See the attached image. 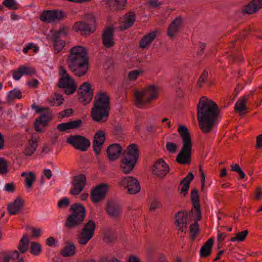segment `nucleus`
<instances>
[{"label": "nucleus", "mask_w": 262, "mask_h": 262, "mask_svg": "<svg viewBox=\"0 0 262 262\" xmlns=\"http://www.w3.org/2000/svg\"><path fill=\"white\" fill-rule=\"evenodd\" d=\"M221 110L217 104L205 96L202 97L197 106L199 126L205 134L210 133L217 120Z\"/></svg>", "instance_id": "f257e3e1"}, {"label": "nucleus", "mask_w": 262, "mask_h": 262, "mask_svg": "<svg viewBox=\"0 0 262 262\" xmlns=\"http://www.w3.org/2000/svg\"><path fill=\"white\" fill-rule=\"evenodd\" d=\"M67 63L69 70L76 76L85 75L89 68L87 50L81 46L72 47L69 51Z\"/></svg>", "instance_id": "f03ea898"}, {"label": "nucleus", "mask_w": 262, "mask_h": 262, "mask_svg": "<svg viewBox=\"0 0 262 262\" xmlns=\"http://www.w3.org/2000/svg\"><path fill=\"white\" fill-rule=\"evenodd\" d=\"M91 117L97 122H105L108 119L111 110V98L108 93L98 92L95 96Z\"/></svg>", "instance_id": "7ed1b4c3"}, {"label": "nucleus", "mask_w": 262, "mask_h": 262, "mask_svg": "<svg viewBox=\"0 0 262 262\" xmlns=\"http://www.w3.org/2000/svg\"><path fill=\"white\" fill-rule=\"evenodd\" d=\"M190 198L193 208L189 212L186 211H179L176 215V224L178 229L181 232H185L187 228L188 222L187 218L192 216L196 221H200L202 219L200 198L198 190L194 188L191 192Z\"/></svg>", "instance_id": "20e7f679"}, {"label": "nucleus", "mask_w": 262, "mask_h": 262, "mask_svg": "<svg viewBox=\"0 0 262 262\" xmlns=\"http://www.w3.org/2000/svg\"><path fill=\"white\" fill-rule=\"evenodd\" d=\"M178 132L182 139V148L176 157V161L180 164L189 165L191 161L192 142L190 134L185 125H180Z\"/></svg>", "instance_id": "39448f33"}, {"label": "nucleus", "mask_w": 262, "mask_h": 262, "mask_svg": "<svg viewBox=\"0 0 262 262\" xmlns=\"http://www.w3.org/2000/svg\"><path fill=\"white\" fill-rule=\"evenodd\" d=\"M70 211H72V213L67 218L65 227L72 229L83 225L86 215V209L84 205L79 203L73 204Z\"/></svg>", "instance_id": "423d86ee"}, {"label": "nucleus", "mask_w": 262, "mask_h": 262, "mask_svg": "<svg viewBox=\"0 0 262 262\" xmlns=\"http://www.w3.org/2000/svg\"><path fill=\"white\" fill-rule=\"evenodd\" d=\"M158 88L155 85H149L141 91L135 92V103L138 107L150 103L153 100L158 98Z\"/></svg>", "instance_id": "0eeeda50"}, {"label": "nucleus", "mask_w": 262, "mask_h": 262, "mask_svg": "<svg viewBox=\"0 0 262 262\" xmlns=\"http://www.w3.org/2000/svg\"><path fill=\"white\" fill-rule=\"evenodd\" d=\"M73 29L76 32L80 31L81 36L87 37L96 29V18L93 15H88L84 21L75 23Z\"/></svg>", "instance_id": "6e6552de"}, {"label": "nucleus", "mask_w": 262, "mask_h": 262, "mask_svg": "<svg viewBox=\"0 0 262 262\" xmlns=\"http://www.w3.org/2000/svg\"><path fill=\"white\" fill-rule=\"evenodd\" d=\"M59 74L60 77L58 86L60 88L65 89L64 93L67 95L73 94L77 88V85L74 79L62 66L59 68Z\"/></svg>", "instance_id": "1a4fd4ad"}, {"label": "nucleus", "mask_w": 262, "mask_h": 262, "mask_svg": "<svg viewBox=\"0 0 262 262\" xmlns=\"http://www.w3.org/2000/svg\"><path fill=\"white\" fill-rule=\"evenodd\" d=\"M119 185L127 190V193L130 195L135 194L140 192L141 186L139 181L135 177L127 176L122 177Z\"/></svg>", "instance_id": "9d476101"}, {"label": "nucleus", "mask_w": 262, "mask_h": 262, "mask_svg": "<svg viewBox=\"0 0 262 262\" xmlns=\"http://www.w3.org/2000/svg\"><path fill=\"white\" fill-rule=\"evenodd\" d=\"M66 142L75 148L82 151H86L91 145L88 139L78 135H71L67 139Z\"/></svg>", "instance_id": "9b49d317"}, {"label": "nucleus", "mask_w": 262, "mask_h": 262, "mask_svg": "<svg viewBox=\"0 0 262 262\" xmlns=\"http://www.w3.org/2000/svg\"><path fill=\"white\" fill-rule=\"evenodd\" d=\"M96 224L92 220H89L83 226L79 237V243L84 245L93 237L96 229Z\"/></svg>", "instance_id": "f8f14e48"}, {"label": "nucleus", "mask_w": 262, "mask_h": 262, "mask_svg": "<svg viewBox=\"0 0 262 262\" xmlns=\"http://www.w3.org/2000/svg\"><path fill=\"white\" fill-rule=\"evenodd\" d=\"M93 89H92L90 83L83 82L78 90V95L80 102L84 105L89 103L93 97Z\"/></svg>", "instance_id": "ddd939ff"}, {"label": "nucleus", "mask_w": 262, "mask_h": 262, "mask_svg": "<svg viewBox=\"0 0 262 262\" xmlns=\"http://www.w3.org/2000/svg\"><path fill=\"white\" fill-rule=\"evenodd\" d=\"M67 15L60 10H44L39 16V19L43 22L50 23L55 20L60 21Z\"/></svg>", "instance_id": "4468645a"}, {"label": "nucleus", "mask_w": 262, "mask_h": 262, "mask_svg": "<svg viewBox=\"0 0 262 262\" xmlns=\"http://www.w3.org/2000/svg\"><path fill=\"white\" fill-rule=\"evenodd\" d=\"M86 182V176L84 174H80L74 176L72 178V187L70 189V193L73 195H77L80 193L84 188Z\"/></svg>", "instance_id": "2eb2a0df"}, {"label": "nucleus", "mask_w": 262, "mask_h": 262, "mask_svg": "<svg viewBox=\"0 0 262 262\" xmlns=\"http://www.w3.org/2000/svg\"><path fill=\"white\" fill-rule=\"evenodd\" d=\"M108 185L102 183L96 186L92 190L91 198L94 203L100 202L104 199L108 191Z\"/></svg>", "instance_id": "dca6fc26"}, {"label": "nucleus", "mask_w": 262, "mask_h": 262, "mask_svg": "<svg viewBox=\"0 0 262 262\" xmlns=\"http://www.w3.org/2000/svg\"><path fill=\"white\" fill-rule=\"evenodd\" d=\"M43 112L45 113L41 114L38 118H36L34 122V128L38 133L42 132V129L40 128V125H42L43 127L46 126L52 118V113L49 107L48 110H45Z\"/></svg>", "instance_id": "f3484780"}, {"label": "nucleus", "mask_w": 262, "mask_h": 262, "mask_svg": "<svg viewBox=\"0 0 262 262\" xmlns=\"http://www.w3.org/2000/svg\"><path fill=\"white\" fill-rule=\"evenodd\" d=\"M114 29L113 27H106L102 33V44L106 48H111L115 45L114 40Z\"/></svg>", "instance_id": "a211bd4d"}, {"label": "nucleus", "mask_w": 262, "mask_h": 262, "mask_svg": "<svg viewBox=\"0 0 262 262\" xmlns=\"http://www.w3.org/2000/svg\"><path fill=\"white\" fill-rule=\"evenodd\" d=\"M169 170L168 165L162 159H159L154 165L153 172L158 177L164 178Z\"/></svg>", "instance_id": "6ab92c4d"}, {"label": "nucleus", "mask_w": 262, "mask_h": 262, "mask_svg": "<svg viewBox=\"0 0 262 262\" xmlns=\"http://www.w3.org/2000/svg\"><path fill=\"white\" fill-rule=\"evenodd\" d=\"M105 134L102 130H99L94 135L93 141V150L97 155L100 154L102 146L105 141Z\"/></svg>", "instance_id": "aec40b11"}, {"label": "nucleus", "mask_w": 262, "mask_h": 262, "mask_svg": "<svg viewBox=\"0 0 262 262\" xmlns=\"http://www.w3.org/2000/svg\"><path fill=\"white\" fill-rule=\"evenodd\" d=\"M24 205V201L20 197L18 196L12 203L7 206V209L10 215L19 214L23 209Z\"/></svg>", "instance_id": "412c9836"}, {"label": "nucleus", "mask_w": 262, "mask_h": 262, "mask_svg": "<svg viewBox=\"0 0 262 262\" xmlns=\"http://www.w3.org/2000/svg\"><path fill=\"white\" fill-rule=\"evenodd\" d=\"M262 8V0H252L242 10L243 14H252Z\"/></svg>", "instance_id": "4be33fe9"}, {"label": "nucleus", "mask_w": 262, "mask_h": 262, "mask_svg": "<svg viewBox=\"0 0 262 262\" xmlns=\"http://www.w3.org/2000/svg\"><path fill=\"white\" fill-rule=\"evenodd\" d=\"M127 159L138 161L139 158V149L136 144H130L123 153V156Z\"/></svg>", "instance_id": "5701e85b"}, {"label": "nucleus", "mask_w": 262, "mask_h": 262, "mask_svg": "<svg viewBox=\"0 0 262 262\" xmlns=\"http://www.w3.org/2000/svg\"><path fill=\"white\" fill-rule=\"evenodd\" d=\"M182 25V17H176L169 25L167 28V35L170 38H172L178 33Z\"/></svg>", "instance_id": "b1692460"}, {"label": "nucleus", "mask_w": 262, "mask_h": 262, "mask_svg": "<svg viewBox=\"0 0 262 262\" xmlns=\"http://www.w3.org/2000/svg\"><path fill=\"white\" fill-rule=\"evenodd\" d=\"M121 146L117 143L112 144L108 146L106 153L108 159L115 161L118 159L122 152Z\"/></svg>", "instance_id": "393cba45"}, {"label": "nucleus", "mask_w": 262, "mask_h": 262, "mask_svg": "<svg viewBox=\"0 0 262 262\" xmlns=\"http://www.w3.org/2000/svg\"><path fill=\"white\" fill-rule=\"evenodd\" d=\"M138 161L127 159L122 157L121 159L120 168L125 174L130 173L136 166Z\"/></svg>", "instance_id": "a878e982"}, {"label": "nucleus", "mask_w": 262, "mask_h": 262, "mask_svg": "<svg viewBox=\"0 0 262 262\" xmlns=\"http://www.w3.org/2000/svg\"><path fill=\"white\" fill-rule=\"evenodd\" d=\"M106 212L111 217H117L121 214V206L117 202L112 201L106 206Z\"/></svg>", "instance_id": "bb28decb"}, {"label": "nucleus", "mask_w": 262, "mask_h": 262, "mask_svg": "<svg viewBox=\"0 0 262 262\" xmlns=\"http://www.w3.org/2000/svg\"><path fill=\"white\" fill-rule=\"evenodd\" d=\"M82 124L81 119L70 121L66 123H61L57 126V129L63 132L70 129L77 128L80 127Z\"/></svg>", "instance_id": "cd10ccee"}, {"label": "nucleus", "mask_w": 262, "mask_h": 262, "mask_svg": "<svg viewBox=\"0 0 262 262\" xmlns=\"http://www.w3.org/2000/svg\"><path fill=\"white\" fill-rule=\"evenodd\" d=\"M157 31H154L144 35L140 40L139 47L142 49H145L149 47L151 42L156 38Z\"/></svg>", "instance_id": "c85d7f7f"}, {"label": "nucleus", "mask_w": 262, "mask_h": 262, "mask_svg": "<svg viewBox=\"0 0 262 262\" xmlns=\"http://www.w3.org/2000/svg\"><path fill=\"white\" fill-rule=\"evenodd\" d=\"M214 239L212 237H211L205 243L200 251V255L201 257H208L210 255Z\"/></svg>", "instance_id": "c756f323"}, {"label": "nucleus", "mask_w": 262, "mask_h": 262, "mask_svg": "<svg viewBox=\"0 0 262 262\" xmlns=\"http://www.w3.org/2000/svg\"><path fill=\"white\" fill-rule=\"evenodd\" d=\"M194 176L192 172H189L187 176L185 177L181 182L180 185H182L181 193L185 196L188 193L190 187V183L193 180Z\"/></svg>", "instance_id": "7c9ffc66"}, {"label": "nucleus", "mask_w": 262, "mask_h": 262, "mask_svg": "<svg viewBox=\"0 0 262 262\" xmlns=\"http://www.w3.org/2000/svg\"><path fill=\"white\" fill-rule=\"evenodd\" d=\"M107 4L112 11H120L124 9L126 0H107Z\"/></svg>", "instance_id": "2f4dec72"}, {"label": "nucleus", "mask_w": 262, "mask_h": 262, "mask_svg": "<svg viewBox=\"0 0 262 262\" xmlns=\"http://www.w3.org/2000/svg\"><path fill=\"white\" fill-rule=\"evenodd\" d=\"M136 17L134 12L130 11L127 13L124 16V24L120 26L121 30H124L131 27L135 21Z\"/></svg>", "instance_id": "473e14b6"}, {"label": "nucleus", "mask_w": 262, "mask_h": 262, "mask_svg": "<svg viewBox=\"0 0 262 262\" xmlns=\"http://www.w3.org/2000/svg\"><path fill=\"white\" fill-rule=\"evenodd\" d=\"M75 246L73 243H67L66 246L60 251V253L63 257L73 256L75 253Z\"/></svg>", "instance_id": "72a5a7b5"}, {"label": "nucleus", "mask_w": 262, "mask_h": 262, "mask_svg": "<svg viewBox=\"0 0 262 262\" xmlns=\"http://www.w3.org/2000/svg\"><path fill=\"white\" fill-rule=\"evenodd\" d=\"M248 100V96L244 95L235 104V110L238 113H243L246 110V104Z\"/></svg>", "instance_id": "f704fd0d"}, {"label": "nucleus", "mask_w": 262, "mask_h": 262, "mask_svg": "<svg viewBox=\"0 0 262 262\" xmlns=\"http://www.w3.org/2000/svg\"><path fill=\"white\" fill-rule=\"evenodd\" d=\"M52 40L54 44V47L56 51V53H59L65 46V41L60 39V38L57 36V35L56 36H53Z\"/></svg>", "instance_id": "c9c22d12"}, {"label": "nucleus", "mask_w": 262, "mask_h": 262, "mask_svg": "<svg viewBox=\"0 0 262 262\" xmlns=\"http://www.w3.org/2000/svg\"><path fill=\"white\" fill-rule=\"evenodd\" d=\"M22 98L21 92L16 89L10 91L7 96V102L8 104H10L12 100L15 99H20Z\"/></svg>", "instance_id": "e433bc0d"}, {"label": "nucleus", "mask_w": 262, "mask_h": 262, "mask_svg": "<svg viewBox=\"0 0 262 262\" xmlns=\"http://www.w3.org/2000/svg\"><path fill=\"white\" fill-rule=\"evenodd\" d=\"M29 241L27 235H24L19 241V243L18 246V249L21 253H24L28 250Z\"/></svg>", "instance_id": "4c0bfd02"}, {"label": "nucleus", "mask_w": 262, "mask_h": 262, "mask_svg": "<svg viewBox=\"0 0 262 262\" xmlns=\"http://www.w3.org/2000/svg\"><path fill=\"white\" fill-rule=\"evenodd\" d=\"M36 147L37 143L35 141L33 140L30 141L29 145L25 148L24 154L28 156H31L36 150Z\"/></svg>", "instance_id": "58836bf2"}, {"label": "nucleus", "mask_w": 262, "mask_h": 262, "mask_svg": "<svg viewBox=\"0 0 262 262\" xmlns=\"http://www.w3.org/2000/svg\"><path fill=\"white\" fill-rule=\"evenodd\" d=\"M195 221L194 223L191 224L190 226V232L191 233V238L192 240L194 241L195 239L196 236L199 234L200 230L199 225L198 223V221Z\"/></svg>", "instance_id": "ea45409f"}, {"label": "nucleus", "mask_w": 262, "mask_h": 262, "mask_svg": "<svg viewBox=\"0 0 262 262\" xmlns=\"http://www.w3.org/2000/svg\"><path fill=\"white\" fill-rule=\"evenodd\" d=\"M41 250V245L39 243L32 242L30 246V252L33 255H38Z\"/></svg>", "instance_id": "a19ab883"}, {"label": "nucleus", "mask_w": 262, "mask_h": 262, "mask_svg": "<svg viewBox=\"0 0 262 262\" xmlns=\"http://www.w3.org/2000/svg\"><path fill=\"white\" fill-rule=\"evenodd\" d=\"M35 180V174L32 172H30L25 180L26 186L28 188H31Z\"/></svg>", "instance_id": "79ce46f5"}, {"label": "nucleus", "mask_w": 262, "mask_h": 262, "mask_svg": "<svg viewBox=\"0 0 262 262\" xmlns=\"http://www.w3.org/2000/svg\"><path fill=\"white\" fill-rule=\"evenodd\" d=\"M3 4L10 10L18 9L17 4L15 0H4Z\"/></svg>", "instance_id": "37998d69"}, {"label": "nucleus", "mask_w": 262, "mask_h": 262, "mask_svg": "<svg viewBox=\"0 0 262 262\" xmlns=\"http://www.w3.org/2000/svg\"><path fill=\"white\" fill-rule=\"evenodd\" d=\"M208 77V72L207 70H205L202 73L198 81V85L200 88H202Z\"/></svg>", "instance_id": "c03bdc74"}, {"label": "nucleus", "mask_w": 262, "mask_h": 262, "mask_svg": "<svg viewBox=\"0 0 262 262\" xmlns=\"http://www.w3.org/2000/svg\"><path fill=\"white\" fill-rule=\"evenodd\" d=\"M8 172L7 161L3 158H0V173L6 174Z\"/></svg>", "instance_id": "a18cd8bd"}, {"label": "nucleus", "mask_w": 262, "mask_h": 262, "mask_svg": "<svg viewBox=\"0 0 262 262\" xmlns=\"http://www.w3.org/2000/svg\"><path fill=\"white\" fill-rule=\"evenodd\" d=\"M19 70L22 72L23 75H31L32 74H34L35 73V71L34 69L26 67L24 66H21L19 67Z\"/></svg>", "instance_id": "49530a36"}, {"label": "nucleus", "mask_w": 262, "mask_h": 262, "mask_svg": "<svg viewBox=\"0 0 262 262\" xmlns=\"http://www.w3.org/2000/svg\"><path fill=\"white\" fill-rule=\"evenodd\" d=\"M231 167L232 168L231 171L237 172L239 176L240 179H243L245 178V174L244 172L237 164L231 165Z\"/></svg>", "instance_id": "de8ad7c7"}, {"label": "nucleus", "mask_w": 262, "mask_h": 262, "mask_svg": "<svg viewBox=\"0 0 262 262\" xmlns=\"http://www.w3.org/2000/svg\"><path fill=\"white\" fill-rule=\"evenodd\" d=\"M166 148L167 150L171 154L174 153L178 149V146L176 144L167 142L166 144Z\"/></svg>", "instance_id": "09e8293b"}, {"label": "nucleus", "mask_w": 262, "mask_h": 262, "mask_svg": "<svg viewBox=\"0 0 262 262\" xmlns=\"http://www.w3.org/2000/svg\"><path fill=\"white\" fill-rule=\"evenodd\" d=\"M249 231L248 230H245L242 232H238L236 234L237 238L238 239V242H243L244 241L247 236L248 235Z\"/></svg>", "instance_id": "8fccbe9b"}, {"label": "nucleus", "mask_w": 262, "mask_h": 262, "mask_svg": "<svg viewBox=\"0 0 262 262\" xmlns=\"http://www.w3.org/2000/svg\"><path fill=\"white\" fill-rule=\"evenodd\" d=\"M161 203L157 199H154L150 203L149 206V210L150 211H155L157 208L161 207Z\"/></svg>", "instance_id": "3c124183"}, {"label": "nucleus", "mask_w": 262, "mask_h": 262, "mask_svg": "<svg viewBox=\"0 0 262 262\" xmlns=\"http://www.w3.org/2000/svg\"><path fill=\"white\" fill-rule=\"evenodd\" d=\"M73 113V110L72 108H68L65 110L59 113L58 117L59 118H63L64 117H68Z\"/></svg>", "instance_id": "603ef678"}, {"label": "nucleus", "mask_w": 262, "mask_h": 262, "mask_svg": "<svg viewBox=\"0 0 262 262\" xmlns=\"http://www.w3.org/2000/svg\"><path fill=\"white\" fill-rule=\"evenodd\" d=\"M70 204V201L68 198H64L60 200L58 203V207L60 208L62 207H67Z\"/></svg>", "instance_id": "864d4df0"}, {"label": "nucleus", "mask_w": 262, "mask_h": 262, "mask_svg": "<svg viewBox=\"0 0 262 262\" xmlns=\"http://www.w3.org/2000/svg\"><path fill=\"white\" fill-rule=\"evenodd\" d=\"M105 238L108 242H113L116 239V236L113 233L110 232V231L106 232L104 234Z\"/></svg>", "instance_id": "5fc2aeb1"}, {"label": "nucleus", "mask_w": 262, "mask_h": 262, "mask_svg": "<svg viewBox=\"0 0 262 262\" xmlns=\"http://www.w3.org/2000/svg\"><path fill=\"white\" fill-rule=\"evenodd\" d=\"M141 73L140 70H136L129 72L128 73V78L132 80H135Z\"/></svg>", "instance_id": "6e6d98bb"}, {"label": "nucleus", "mask_w": 262, "mask_h": 262, "mask_svg": "<svg viewBox=\"0 0 262 262\" xmlns=\"http://www.w3.org/2000/svg\"><path fill=\"white\" fill-rule=\"evenodd\" d=\"M55 102L53 103V106L56 105V106H59L61 105L63 103V98L62 95H60L58 94H55Z\"/></svg>", "instance_id": "4d7b16f0"}, {"label": "nucleus", "mask_w": 262, "mask_h": 262, "mask_svg": "<svg viewBox=\"0 0 262 262\" xmlns=\"http://www.w3.org/2000/svg\"><path fill=\"white\" fill-rule=\"evenodd\" d=\"M67 29H68L66 27L60 28L58 31L55 32L53 36H56L57 35V36L59 38H60V35H63L66 36L67 35Z\"/></svg>", "instance_id": "13d9d810"}, {"label": "nucleus", "mask_w": 262, "mask_h": 262, "mask_svg": "<svg viewBox=\"0 0 262 262\" xmlns=\"http://www.w3.org/2000/svg\"><path fill=\"white\" fill-rule=\"evenodd\" d=\"M255 198L256 200H259L262 197V189L259 187H257L255 190Z\"/></svg>", "instance_id": "bf43d9fd"}, {"label": "nucleus", "mask_w": 262, "mask_h": 262, "mask_svg": "<svg viewBox=\"0 0 262 262\" xmlns=\"http://www.w3.org/2000/svg\"><path fill=\"white\" fill-rule=\"evenodd\" d=\"M23 76L22 72L19 70V67L17 69V71H15L13 73V77L14 79L18 80Z\"/></svg>", "instance_id": "052dcab7"}, {"label": "nucleus", "mask_w": 262, "mask_h": 262, "mask_svg": "<svg viewBox=\"0 0 262 262\" xmlns=\"http://www.w3.org/2000/svg\"><path fill=\"white\" fill-rule=\"evenodd\" d=\"M256 144L255 145V148L257 149H259L262 147V134L258 135L256 137Z\"/></svg>", "instance_id": "680f3d73"}, {"label": "nucleus", "mask_w": 262, "mask_h": 262, "mask_svg": "<svg viewBox=\"0 0 262 262\" xmlns=\"http://www.w3.org/2000/svg\"><path fill=\"white\" fill-rule=\"evenodd\" d=\"M31 107L33 109L35 110L36 113H39L41 112H43L45 110H48V107H39L37 106L35 104H33L32 105Z\"/></svg>", "instance_id": "e2e57ef3"}, {"label": "nucleus", "mask_w": 262, "mask_h": 262, "mask_svg": "<svg viewBox=\"0 0 262 262\" xmlns=\"http://www.w3.org/2000/svg\"><path fill=\"white\" fill-rule=\"evenodd\" d=\"M5 188L6 191L8 192H13L15 190L14 184L13 183L6 184Z\"/></svg>", "instance_id": "0e129e2a"}, {"label": "nucleus", "mask_w": 262, "mask_h": 262, "mask_svg": "<svg viewBox=\"0 0 262 262\" xmlns=\"http://www.w3.org/2000/svg\"><path fill=\"white\" fill-rule=\"evenodd\" d=\"M11 259V257L10 255L2 254L0 257V262H9Z\"/></svg>", "instance_id": "69168bd1"}, {"label": "nucleus", "mask_w": 262, "mask_h": 262, "mask_svg": "<svg viewBox=\"0 0 262 262\" xmlns=\"http://www.w3.org/2000/svg\"><path fill=\"white\" fill-rule=\"evenodd\" d=\"M31 230L33 233V236L34 237H38L40 235L41 229H35V228H31Z\"/></svg>", "instance_id": "338daca9"}, {"label": "nucleus", "mask_w": 262, "mask_h": 262, "mask_svg": "<svg viewBox=\"0 0 262 262\" xmlns=\"http://www.w3.org/2000/svg\"><path fill=\"white\" fill-rule=\"evenodd\" d=\"M127 262H141V261L137 256L131 255L129 256Z\"/></svg>", "instance_id": "774afa93"}]
</instances>
